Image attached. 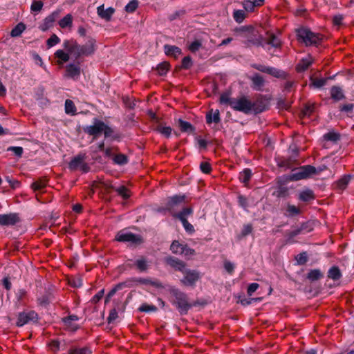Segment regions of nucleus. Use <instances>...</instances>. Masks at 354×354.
<instances>
[{"mask_svg":"<svg viewBox=\"0 0 354 354\" xmlns=\"http://www.w3.org/2000/svg\"><path fill=\"white\" fill-rule=\"evenodd\" d=\"M168 69H169V64L167 62H163L162 64H160L156 68V70L160 75H165L167 73Z\"/></svg>","mask_w":354,"mask_h":354,"instance_id":"4c0bfd02","label":"nucleus"},{"mask_svg":"<svg viewBox=\"0 0 354 354\" xmlns=\"http://www.w3.org/2000/svg\"><path fill=\"white\" fill-rule=\"evenodd\" d=\"M201 169L203 173L208 174L211 171V166L207 162H202L201 164Z\"/></svg>","mask_w":354,"mask_h":354,"instance_id":"0e129e2a","label":"nucleus"},{"mask_svg":"<svg viewBox=\"0 0 354 354\" xmlns=\"http://www.w3.org/2000/svg\"><path fill=\"white\" fill-rule=\"evenodd\" d=\"M139 282L145 284H150L153 287L159 290L160 292L161 293H164L165 289L166 288V286L162 284L160 281L157 280L151 281L147 279H139Z\"/></svg>","mask_w":354,"mask_h":354,"instance_id":"dca6fc26","label":"nucleus"},{"mask_svg":"<svg viewBox=\"0 0 354 354\" xmlns=\"http://www.w3.org/2000/svg\"><path fill=\"white\" fill-rule=\"evenodd\" d=\"M315 198L313 192L309 189H305L299 192V199L302 201H309Z\"/></svg>","mask_w":354,"mask_h":354,"instance_id":"a211bd4d","label":"nucleus"},{"mask_svg":"<svg viewBox=\"0 0 354 354\" xmlns=\"http://www.w3.org/2000/svg\"><path fill=\"white\" fill-rule=\"evenodd\" d=\"M166 291L169 292L175 298L174 302L181 312H186L188 310L189 305L187 297L183 292L170 286H166L165 292Z\"/></svg>","mask_w":354,"mask_h":354,"instance_id":"20e7f679","label":"nucleus"},{"mask_svg":"<svg viewBox=\"0 0 354 354\" xmlns=\"http://www.w3.org/2000/svg\"><path fill=\"white\" fill-rule=\"evenodd\" d=\"M65 111L67 114L74 115L76 112V108L73 101L66 100L65 102Z\"/></svg>","mask_w":354,"mask_h":354,"instance_id":"a878e982","label":"nucleus"},{"mask_svg":"<svg viewBox=\"0 0 354 354\" xmlns=\"http://www.w3.org/2000/svg\"><path fill=\"white\" fill-rule=\"evenodd\" d=\"M185 199L184 196H174L169 200V205L171 207L174 205L183 202Z\"/></svg>","mask_w":354,"mask_h":354,"instance_id":"49530a36","label":"nucleus"},{"mask_svg":"<svg viewBox=\"0 0 354 354\" xmlns=\"http://www.w3.org/2000/svg\"><path fill=\"white\" fill-rule=\"evenodd\" d=\"M297 35L299 40L304 42L306 46L316 44L322 39L319 35L315 34L306 28L298 29Z\"/></svg>","mask_w":354,"mask_h":354,"instance_id":"39448f33","label":"nucleus"},{"mask_svg":"<svg viewBox=\"0 0 354 354\" xmlns=\"http://www.w3.org/2000/svg\"><path fill=\"white\" fill-rule=\"evenodd\" d=\"M259 288V284L257 283H252L249 285L248 288V294L251 296Z\"/></svg>","mask_w":354,"mask_h":354,"instance_id":"052dcab7","label":"nucleus"},{"mask_svg":"<svg viewBox=\"0 0 354 354\" xmlns=\"http://www.w3.org/2000/svg\"><path fill=\"white\" fill-rule=\"evenodd\" d=\"M57 17V12H54L52 15L47 17L40 26L41 30L42 31H46L50 27H52Z\"/></svg>","mask_w":354,"mask_h":354,"instance_id":"f8f14e48","label":"nucleus"},{"mask_svg":"<svg viewBox=\"0 0 354 354\" xmlns=\"http://www.w3.org/2000/svg\"><path fill=\"white\" fill-rule=\"evenodd\" d=\"M313 62V58L308 55L305 58H303L301 62L298 64L297 69L298 71H304L307 69Z\"/></svg>","mask_w":354,"mask_h":354,"instance_id":"f3484780","label":"nucleus"},{"mask_svg":"<svg viewBox=\"0 0 354 354\" xmlns=\"http://www.w3.org/2000/svg\"><path fill=\"white\" fill-rule=\"evenodd\" d=\"M62 46L63 49L57 50L54 53L55 62L59 66H63L71 58L76 60L81 56L92 55L95 50V41L90 39L85 44L80 45L75 39H66Z\"/></svg>","mask_w":354,"mask_h":354,"instance_id":"f257e3e1","label":"nucleus"},{"mask_svg":"<svg viewBox=\"0 0 354 354\" xmlns=\"http://www.w3.org/2000/svg\"><path fill=\"white\" fill-rule=\"evenodd\" d=\"M324 137L325 140H330V141L335 142L339 139V136L338 133H337L335 132H329V133L325 134Z\"/></svg>","mask_w":354,"mask_h":354,"instance_id":"a18cd8bd","label":"nucleus"},{"mask_svg":"<svg viewBox=\"0 0 354 354\" xmlns=\"http://www.w3.org/2000/svg\"><path fill=\"white\" fill-rule=\"evenodd\" d=\"M252 81L254 84V88L257 90H260L263 86V79L259 75H255L252 77Z\"/></svg>","mask_w":354,"mask_h":354,"instance_id":"393cba45","label":"nucleus"},{"mask_svg":"<svg viewBox=\"0 0 354 354\" xmlns=\"http://www.w3.org/2000/svg\"><path fill=\"white\" fill-rule=\"evenodd\" d=\"M192 213V209L191 208H185L180 213L176 215L177 218L180 219V221H183V219H187V217L191 215Z\"/></svg>","mask_w":354,"mask_h":354,"instance_id":"473e14b6","label":"nucleus"},{"mask_svg":"<svg viewBox=\"0 0 354 354\" xmlns=\"http://www.w3.org/2000/svg\"><path fill=\"white\" fill-rule=\"evenodd\" d=\"M113 160L114 162L118 165H124L127 162V156L122 153L115 155Z\"/></svg>","mask_w":354,"mask_h":354,"instance_id":"7c9ffc66","label":"nucleus"},{"mask_svg":"<svg viewBox=\"0 0 354 354\" xmlns=\"http://www.w3.org/2000/svg\"><path fill=\"white\" fill-rule=\"evenodd\" d=\"M69 168L71 169H80L84 172L88 170V167L84 162V157L82 155H78L75 157L69 164Z\"/></svg>","mask_w":354,"mask_h":354,"instance_id":"6e6552de","label":"nucleus"},{"mask_svg":"<svg viewBox=\"0 0 354 354\" xmlns=\"http://www.w3.org/2000/svg\"><path fill=\"white\" fill-rule=\"evenodd\" d=\"M234 20L238 23H241L245 17V14L243 10H234L233 13Z\"/></svg>","mask_w":354,"mask_h":354,"instance_id":"2f4dec72","label":"nucleus"},{"mask_svg":"<svg viewBox=\"0 0 354 354\" xmlns=\"http://www.w3.org/2000/svg\"><path fill=\"white\" fill-rule=\"evenodd\" d=\"M233 98L230 97L227 93L222 94L220 97V102L223 104H229L231 106V101Z\"/></svg>","mask_w":354,"mask_h":354,"instance_id":"09e8293b","label":"nucleus"},{"mask_svg":"<svg viewBox=\"0 0 354 354\" xmlns=\"http://www.w3.org/2000/svg\"><path fill=\"white\" fill-rule=\"evenodd\" d=\"M69 283L75 288L82 286V281L80 278H74L69 280Z\"/></svg>","mask_w":354,"mask_h":354,"instance_id":"13d9d810","label":"nucleus"},{"mask_svg":"<svg viewBox=\"0 0 354 354\" xmlns=\"http://www.w3.org/2000/svg\"><path fill=\"white\" fill-rule=\"evenodd\" d=\"M25 30V26L22 23L18 24L11 31L12 37L19 36Z\"/></svg>","mask_w":354,"mask_h":354,"instance_id":"c85d7f7f","label":"nucleus"},{"mask_svg":"<svg viewBox=\"0 0 354 354\" xmlns=\"http://www.w3.org/2000/svg\"><path fill=\"white\" fill-rule=\"evenodd\" d=\"M201 46V42L198 40H196L189 44V49L192 52H196V51L198 50V49L200 48Z\"/></svg>","mask_w":354,"mask_h":354,"instance_id":"864d4df0","label":"nucleus"},{"mask_svg":"<svg viewBox=\"0 0 354 354\" xmlns=\"http://www.w3.org/2000/svg\"><path fill=\"white\" fill-rule=\"evenodd\" d=\"M268 44H270V45H272L274 47H277V46H279L280 41H279V39L276 36L272 35L269 37Z\"/></svg>","mask_w":354,"mask_h":354,"instance_id":"4d7b16f0","label":"nucleus"},{"mask_svg":"<svg viewBox=\"0 0 354 354\" xmlns=\"http://www.w3.org/2000/svg\"><path fill=\"white\" fill-rule=\"evenodd\" d=\"M286 211L289 216L298 214L300 212L299 207L292 205H288Z\"/></svg>","mask_w":354,"mask_h":354,"instance_id":"37998d69","label":"nucleus"},{"mask_svg":"<svg viewBox=\"0 0 354 354\" xmlns=\"http://www.w3.org/2000/svg\"><path fill=\"white\" fill-rule=\"evenodd\" d=\"M104 127V122L95 120L93 124L88 126L85 129V131L89 135L97 136L102 133Z\"/></svg>","mask_w":354,"mask_h":354,"instance_id":"1a4fd4ad","label":"nucleus"},{"mask_svg":"<svg viewBox=\"0 0 354 354\" xmlns=\"http://www.w3.org/2000/svg\"><path fill=\"white\" fill-rule=\"evenodd\" d=\"M27 323H28V316L26 315V313L19 314L18 319H17V326H22L26 324Z\"/></svg>","mask_w":354,"mask_h":354,"instance_id":"a19ab883","label":"nucleus"},{"mask_svg":"<svg viewBox=\"0 0 354 354\" xmlns=\"http://www.w3.org/2000/svg\"><path fill=\"white\" fill-rule=\"evenodd\" d=\"M60 42L59 38L56 35H53L48 40L47 45L51 48Z\"/></svg>","mask_w":354,"mask_h":354,"instance_id":"79ce46f5","label":"nucleus"},{"mask_svg":"<svg viewBox=\"0 0 354 354\" xmlns=\"http://www.w3.org/2000/svg\"><path fill=\"white\" fill-rule=\"evenodd\" d=\"M340 276V271L336 267L330 268L328 271V277L334 280L339 279Z\"/></svg>","mask_w":354,"mask_h":354,"instance_id":"e433bc0d","label":"nucleus"},{"mask_svg":"<svg viewBox=\"0 0 354 354\" xmlns=\"http://www.w3.org/2000/svg\"><path fill=\"white\" fill-rule=\"evenodd\" d=\"M238 202L239 204L243 207L244 209H246L248 207V200L246 198H245L243 196H239L238 198Z\"/></svg>","mask_w":354,"mask_h":354,"instance_id":"69168bd1","label":"nucleus"},{"mask_svg":"<svg viewBox=\"0 0 354 354\" xmlns=\"http://www.w3.org/2000/svg\"><path fill=\"white\" fill-rule=\"evenodd\" d=\"M315 173V169L314 167L306 165L292 170L290 179L292 180H299L307 178Z\"/></svg>","mask_w":354,"mask_h":354,"instance_id":"423d86ee","label":"nucleus"},{"mask_svg":"<svg viewBox=\"0 0 354 354\" xmlns=\"http://www.w3.org/2000/svg\"><path fill=\"white\" fill-rule=\"evenodd\" d=\"M8 151H12L17 156H21L23 153V148L21 147H10L8 148Z\"/></svg>","mask_w":354,"mask_h":354,"instance_id":"3c124183","label":"nucleus"},{"mask_svg":"<svg viewBox=\"0 0 354 354\" xmlns=\"http://www.w3.org/2000/svg\"><path fill=\"white\" fill-rule=\"evenodd\" d=\"M330 94L332 98L335 100H340L344 97L342 90L337 86L332 87L330 90Z\"/></svg>","mask_w":354,"mask_h":354,"instance_id":"412c9836","label":"nucleus"},{"mask_svg":"<svg viewBox=\"0 0 354 354\" xmlns=\"http://www.w3.org/2000/svg\"><path fill=\"white\" fill-rule=\"evenodd\" d=\"M254 6H256L251 1H245L243 3L244 9L247 11H252Z\"/></svg>","mask_w":354,"mask_h":354,"instance_id":"680f3d73","label":"nucleus"},{"mask_svg":"<svg viewBox=\"0 0 354 354\" xmlns=\"http://www.w3.org/2000/svg\"><path fill=\"white\" fill-rule=\"evenodd\" d=\"M117 318H118V312L116 311L115 309L111 310L109 313V315L107 318L108 322L109 324H111L113 322H114Z\"/></svg>","mask_w":354,"mask_h":354,"instance_id":"bf43d9fd","label":"nucleus"},{"mask_svg":"<svg viewBox=\"0 0 354 354\" xmlns=\"http://www.w3.org/2000/svg\"><path fill=\"white\" fill-rule=\"evenodd\" d=\"M72 16L71 15H67L59 21V25L62 28H65L71 27L72 26Z\"/></svg>","mask_w":354,"mask_h":354,"instance_id":"b1692460","label":"nucleus"},{"mask_svg":"<svg viewBox=\"0 0 354 354\" xmlns=\"http://www.w3.org/2000/svg\"><path fill=\"white\" fill-rule=\"evenodd\" d=\"M138 1L132 0L125 6V10L127 12H133L136 10V8H138Z\"/></svg>","mask_w":354,"mask_h":354,"instance_id":"ea45409f","label":"nucleus"},{"mask_svg":"<svg viewBox=\"0 0 354 354\" xmlns=\"http://www.w3.org/2000/svg\"><path fill=\"white\" fill-rule=\"evenodd\" d=\"M115 10L113 8H108L104 9V5L100 6L97 8V15L106 21L110 20L111 16L114 13Z\"/></svg>","mask_w":354,"mask_h":354,"instance_id":"9b49d317","label":"nucleus"},{"mask_svg":"<svg viewBox=\"0 0 354 354\" xmlns=\"http://www.w3.org/2000/svg\"><path fill=\"white\" fill-rule=\"evenodd\" d=\"M115 239L120 242L138 243L140 241V236L124 230L117 234Z\"/></svg>","mask_w":354,"mask_h":354,"instance_id":"0eeeda50","label":"nucleus"},{"mask_svg":"<svg viewBox=\"0 0 354 354\" xmlns=\"http://www.w3.org/2000/svg\"><path fill=\"white\" fill-rule=\"evenodd\" d=\"M179 127L183 131L189 132L192 131V127L188 122L183 121L182 120H178Z\"/></svg>","mask_w":354,"mask_h":354,"instance_id":"c9c22d12","label":"nucleus"},{"mask_svg":"<svg viewBox=\"0 0 354 354\" xmlns=\"http://www.w3.org/2000/svg\"><path fill=\"white\" fill-rule=\"evenodd\" d=\"M106 138H110L112 136L113 130L104 123L103 131Z\"/></svg>","mask_w":354,"mask_h":354,"instance_id":"e2e57ef3","label":"nucleus"},{"mask_svg":"<svg viewBox=\"0 0 354 354\" xmlns=\"http://www.w3.org/2000/svg\"><path fill=\"white\" fill-rule=\"evenodd\" d=\"M43 3L41 1H34L31 5V10L32 11L38 12L41 10Z\"/></svg>","mask_w":354,"mask_h":354,"instance_id":"6e6d98bb","label":"nucleus"},{"mask_svg":"<svg viewBox=\"0 0 354 354\" xmlns=\"http://www.w3.org/2000/svg\"><path fill=\"white\" fill-rule=\"evenodd\" d=\"M231 108L245 114L252 113L254 111V104L245 96L233 98L231 101Z\"/></svg>","mask_w":354,"mask_h":354,"instance_id":"7ed1b4c3","label":"nucleus"},{"mask_svg":"<svg viewBox=\"0 0 354 354\" xmlns=\"http://www.w3.org/2000/svg\"><path fill=\"white\" fill-rule=\"evenodd\" d=\"M183 225L185 230L189 233H193L194 232V228L192 224H190L187 219H183V221H181Z\"/></svg>","mask_w":354,"mask_h":354,"instance_id":"603ef678","label":"nucleus"},{"mask_svg":"<svg viewBox=\"0 0 354 354\" xmlns=\"http://www.w3.org/2000/svg\"><path fill=\"white\" fill-rule=\"evenodd\" d=\"M115 190L124 198H128L130 196L129 190L124 186L119 187Z\"/></svg>","mask_w":354,"mask_h":354,"instance_id":"c03bdc74","label":"nucleus"},{"mask_svg":"<svg viewBox=\"0 0 354 354\" xmlns=\"http://www.w3.org/2000/svg\"><path fill=\"white\" fill-rule=\"evenodd\" d=\"M351 178V176H346L342 178L339 181L337 182V186L340 189H344L346 186L348 185L350 180Z\"/></svg>","mask_w":354,"mask_h":354,"instance_id":"f704fd0d","label":"nucleus"},{"mask_svg":"<svg viewBox=\"0 0 354 354\" xmlns=\"http://www.w3.org/2000/svg\"><path fill=\"white\" fill-rule=\"evenodd\" d=\"M252 176L251 171L250 169H244L239 176L240 180L246 185Z\"/></svg>","mask_w":354,"mask_h":354,"instance_id":"bb28decb","label":"nucleus"},{"mask_svg":"<svg viewBox=\"0 0 354 354\" xmlns=\"http://www.w3.org/2000/svg\"><path fill=\"white\" fill-rule=\"evenodd\" d=\"M342 20H343V16L341 15H337L334 16L333 19V24L336 26L340 25L342 22Z\"/></svg>","mask_w":354,"mask_h":354,"instance_id":"338daca9","label":"nucleus"},{"mask_svg":"<svg viewBox=\"0 0 354 354\" xmlns=\"http://www.w3.org/2000/svg\"><path fill=\"white\" fill-rule=\"evenodd\" d=\"M167 261L171 266L183 273L184 277L181 280L183 284L192 286L199 279V273L195 270L185 269V263L183 261L173 257L168 258Z\"/></svg>","mask_w":354,"mask_h":354,"instance_id":"f03ea898","label":"nucleus"},{"mask_svg":"<svg viewBox=\"0 0 354 354\" xmlns=\"http://www.w3.org/2000/svg\"><path fill=\"white\" fill-rule=\"evenodd\" d=\"M252 227L251 225H245L243 228L242 234L243 236L248 235L252 232Z\"/></svg>","mask_w":354,"mask_h":354,"instance_id":"774afa93","label":"nucleus"},{"mask_svg":"<svg viewBox=\"0 0 354 354\" xmlns=\"http://www.w3.org/2000/svg\"><path fill=\"white\" fill-rule=\"evenodd\" d=\"M322 277V272L319 270H310L308 274V278L311 281H315Z\"/></svg>","mask_w":354,"mask_h":354,"instance_id":"72a5a7b5","label":"nucleus"},{"mask_svg":"<svg viewBox=\"0 0 354 354\" xmlns=\"http://www.w3.org/2000/svg\"><path fill=\"white\" fill-rule=\"evenodd\" d=\"M158 131L166 138L171 135L172 129L170 127L160 125L157 129Z\"/></svg>","mask_w":354,"mask_h":354,"instance_id":"cd10ccee","label":"nucleus"},{"mask_svg":"<svg viewBox=\"0 0 354 354\" xmlns=\"http://www.w3.org/2000/svg\"><path fill=\"white\" fill-rule=\"evenodd\" d=\"M91 351L87 348H76L71 351L70 354H91Z\"/></svg>","mask_w":354,"mask_h":354,"instance_id":"8fccbe9b","label":"nucleus"},{"mask_svg":"<svg viewBox=\"0 0 354 354\" xmlns=\"http://www.w3.org/2000/svg\"><path fill=\"white\" fill-rule=\"evenodd\" d=\"M195 254V251L193 249H191L189 248H187L186 245H185L183 248V252L181 253V254L184 255L185 257L189 258L192 256H194Z\"/></svg>","mask_w":354,"mask_h":354,"instance_id":"5fc2aeb1","label":"nucleus"},{"mask_svg":"<svg viewBox=\"0 0 354 354\" xmlns=\"http://www.w3.org/2000/svg\"><path fill=\"white\" fill-rule=\"evenodd\" d=\"M138 310L140 312L149 313V312H155V311H156L157 310V308L154 305L148 304L145 303V304H142V305H140V306L139 307Z\"/></svg>","mask_w":354,"mask_h":354,"instance_id":"c756f323","label":"nucleus"},{"mask_svg":"<svg viewBox=\"0 0 354 354\" xmlns=\"http://www.w3.org/2000/svg\"><path fill=\"white\" fill-rule=\"evenodd\" d=\"M78 320V317L76 315H71L64 319L65 326L69 330H75L78 328V325L76 322Z\"/></svg>","mask_w":354,"mask_h":354,"instance_id":"4468645a","label":"nucleus"},{"mask_svg":"<svg viewBox=\"0 0 354 354\" xmlns=\"http://www.w3.org/2000/svg\"><path fill=\"white\" fill-rule=\"evenodd\" d=\"M184 247V245L180 243L177 241H174L171 243L170 249L173 253L176 254H181V253L183 252Z\"/></svg>","mask_w":354,"mask_h":354,"instance_id":"4be33fe9","label":"nucleus"},{"mask_svg":"<svg viewBox=\"0 0 354 354\" xmlns=\"http://www.w3.org/2000/svg\"><path fill=\"white\" fill-rule=\"evenodd\" d=\"M165 52L167 55L174 56V57H177L181 54V50L175 46L165 45Z\"/></svg>","mask_w":354,"mask_h":354,"instance_id":"6ab92c4d","label":"nucleus"},{"mask_svg":"<svg viewBox=\"0 0 354 354\" xmlns=\"http://www.w3.org/2000/svg\"><path fill=\"white\" fill-rule=\"evenodd\" d=\"M136 266L140 271L143 272L148 269L149 265V262L142 257L136 260Z\"/></svg>","mask_w":354,"mask_h":354,"instance_id":"5701e85b","label":"nucleus"},{"mask_svg":"<svg viewBox=\"0 0 354 354\" xmlns=\"http://www.w3.org/2000/svg\"><path fill=\"white\" fill-rule=\"evenodd\" d=\"M206 121L207 124H218L220 122V113L218 109H211L206 114Z\"/></svg>","mask_w":354,"mask_h":354,"instance_id":"ddd939ff","label":"nucleus"},{"mask_svg":"<svg viewBox=\"0 0 354 354\" xmlns=\"http://www.w3.org/2000/svg\"><path fill=\"white\" fill-rule=\"evenodd\" d=\"M326 82V80L323 78L312 80V84L315 88H321L325 85Z\"/></svg>","mask_w":354,"mask_h":354,"instance_id":"de8ad7c7","label":"nucleus"},{"mask_svg":"<svg viewBox=\"0 0 354 354\" xmlns=\"http://www.w3.org/2000/svg\"><path fill=\"white\" fill-rule=\"evenodd\" d=\"M19 221L16 214H0V225H15Z\"/></svg>","mask_w":354,"mask_h":354,"instance_id":"9d476101","label":"nucleus"},{"mask_svg":"<svg viewBox=\"0 0 354 354\" xmlns=\"http://www.w3.org/2000/svg\"><path fill=\"white\" fill-rule=\"evenodd\" d=\"M80 74V68L78 65L71 64L66 66L67 76L73 79L77 78Z\"/></svg>","mask_w":354,"mask_h":354,"instance_id":"2eb2a0df","label":"nucleus"},{"mask_svg":"<svg viewBox=\"0 0 354 354\" xmlns=\"http://www.w3.org/2000/svg\"><path fill=\"white\" fill-rule=\"evenodd\" d=\"M47 181L46 179H39L32 183L31 187L35 192H41L46 186Z\"/></svg>","mask_w":354,"mask_h":354,"instance_id":"aec40b11","label":"nucleus"},{"mask_svg":"<svg viewBox=\"0 0 354 354\" xmlns=\"http://www.w3.org/2000/svg\"><path fill=\"white\" fill-rule=\"evenodd\" d=\"M267 73L276 77H283L284 73L274 68L268 67L267 69Z\"/></svg>","mask_w":354,"mask_h":354,"instance_id":"58836bf2","label":"nucleus"}]
</instances>
